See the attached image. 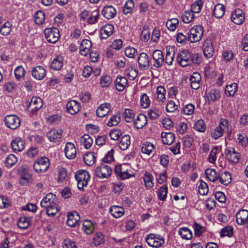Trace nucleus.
<instances>
[{"instance_id": "nucleus-1", "label": "nucleus", "mask_w": 248, "mask_h": 248, "mask_svg": "<svg viewBox=\"0 0 248 248\" xmlns=\"http://www.w3.org/2000/svg\"><path fill=\"white\" fill-rule=\"evenodd\" d=\"M41 206L46 210V214L49 217L54 216L59 211L57 199L55 195L49 193L41 202Z\"/></svg>"}, {"instance_id": "nucleus-2", "label": "nucleus", "mask_w": 248, "mask_h": 248, "mask_svg": "<svg viewBox=\"0 0 248 248\" xmlns=\"http://www.w3.org/2000/svg\"><path fill=\"white\" fill-rule=\"evenodd\" d=\"M203 27L201 25H196L192 27L188 33V38L191 43L201 40L203 34Z\"/></svg>"}, {"instance_id": "nucleus-3", "label": "nucleus", "mask_w": 248, "mask_h": 248, "mask_svg": "<svg viewBox=\"0 0 248 248\" xmlns=\"http://www.w3.org/2000/svg\"><path fill=\"white\" fill-rule=\"evenodd\" d=\"M75 178L77 181L78 188L81 190L86 186L90 179L89 173L84 170H79L75 173Z\"/></svg>"}, {"instance_id": "nucleus-4", "label": "nucleus", "mask_w": 248, "mask_h": 248, "mask_svg": "<svg viewBox=\"0 0 248 248\" xmlns=\"http://www.w3.org/2000/svg\"><path fill=\"white\" fill-rule=\"evenodd\" d=\"M229 123L224 118H221L219 121V125L216 127L212 132L211 137L215 140H217L221 137L225 131L228 130Z\"/></svg>"}, {"instance_id": "nucleus-5", "label": "nucleus", "mask_w": 248, "mask_h": 248, "mask_svg": "<svg viewBox=\"0 0 248 248\" xmlns=\"http://www.w3.org/2000/svg\"><path fill=\"white\" fill-rule=\"evenodd\" d=\"M49 160L46 157L38 158L34 162L33 167L35 171L37 173L44 172L47 170L49 167Z\"/></svg>"}, {"instance_id": "nucleus-6", "label": "nucleus", "mask_w": 248, "mask_h": 248, "mask_svg": "<svg viewBox=\"0 0 248 248\" xmlns=\"http://www.w3.org/2000/svg\"><path fill=\"white\" fill-rule=\"evenodd\" d=\"M111 173L112 169L111 167L104 164L98 166L94 170L95 176L102 179L108 178L111 175Z\"/></svg>"}, {"instance_id": "nucleus-7", "label": "nucleus", "mask_w": 248, "mask_h": 248, "mask_svg": "<svg viewBox=\"0 0 248 248\" xmlns=\"http://www.w3.org/2000/svg\"><path fill=\"white\" fill-rule=\"evenodd\" d=\"M145 240L149 246L154 248H159L164 243V239L162 237L153 233L148 234Z\"/></svg>"}, {"instance_id": "nucleus-8", "label": "nucleus", "mask_w": 248, "mask_h": 248, "mask_svg": "<svg viewBox=\"0 0 248 248\" xmlns=\"http://www.w3.org/2000/svg\"><path fill=\"white\" fill-rule=\"evenodd\" d=\"M44 33L47 41L53 44L56 43L59 40L60 36L59 31L56 28H46Z\"/></svg>"}, {"instance_id": "nucleus-9", "label": "nucleus", "mask_w": 248, "mask_h": 248, "mask_svg": "<svg viewBox=\"0 0 248 248\" xmlns=\"http://www.w3.org/2000/svg\"><path fill=\"white\" fill-rule=\"evenodd\" d=\"M152 58L153 66L156 69L162 67L165 64L164 54L160 50H155L152 53Z\"/></svg>"}, {"instance_id": "nucleus-10", "label": "nucleus", "mask_w": 248, "mask_h": 248, "mask_svg": "<svg viewBox=\"0 0 248 248\" xmlns=\"http://www.w3.org/2000/svg\"><path fill=\"white\" fill-rule=\"evenodd\" d=\"M192 53L187 50L180 51L177 57L178 62L183 67L187 66L191 64Z\"/></svg>"}, {"instance_id": "nucleus-11", "label": "nucleus", "mask_w": 248, "mask_h": 248, "mask_svg": "<svg viewBox=\"0 0 248 248\" xmlns=\"http://www.w3.org/2000/svg\"><path fill=\"white\" fill-rule=\"evenodd\" d=\"M6 125L12 129L18 128L20 125V120L16 115H8L4 119Z\"/></svg>"}, {"instance_id": "nucleus-12", "label": "nucleus", "mask_w": 248, "mask_h": 248, "mask_svg": "<svg viewBox=\"0 0 248 248\" xmlns=\"http://www.w3.org/2000/svg\"><path fill=\"white\" fill-rule=\"evenodd\" d=\"M137 61L139 68L140 70H146L149 68L150 61L148 55L146 53H140L139 54Z\"/></svg>"}, {"instance_id": "nucleus-13", "label": "nucleus", "mask_w": 248, "mask_h": 248, "mask_svg": "<svg viewBox=\"0 0 248 248\" xmlns=\"http://www.w3.org/2000/svg\"><path fill=\"white\" fill-rule=\"evenodd\" d=\"M202 49L204 55L207 58H211L214 53L212 41L211 39H206L203 44Z\"/></svg>"}, {"instance_id": "nucleus-14", "label": "nucleus", "mask_w": 248, "mask_h": 248, "mask_svg": "<svg viewBox=\"0 0 248 248\" xmlns=\"http://www.w3.org/2000/svg\"><path fill=\"white\" fill-rule=\"evenodd\" d=\"M63 131L60 129H53L46 133V137L50 142H57L62 137Z\"/></svg>"}, {"instance_id": "nucleus-15", "label": "nucleus", "mask_w": 248, "mask_h": 248, "mask_svg": "<svg viewBox=\"0 0 248 248\" xmlns=\"http://www.w3.org/2000/svg\"><path fill=\"white\" fill-rule=\"evenodd\" d=\"M225 154L226 158L229 162L236 163L240 158L239 154L236 152L233 148H228L226 149Z\"/></svg>"}, {"instance_id": "nucleus-16", "label": "nucleus", "mask_w": 248, "mask_h": 248, "mask_svg": "<svg viewBox=\"0 0 248 248\" xmlns=\"http://www.w3.org/2000/svg\"><path fill=\"white\" fill-rule=\"evenodd\" d=\"M66 109L69 113L75 115L78 113L81 109L80 104L77 101L70 100L66 104Z\"/></svg>"}, {"instance_id": "nucleus-17", "label": "nucleus", "mask_w": 248, "mask_h": 248, "mask_svg": "<svg viewBox=\"0 0 248 248\" xmlns=\"http://www.w3.org/2000/svg\"><path fill=\"white\" fill-rule=\"evenodd\" d=\"M43 106V102L39 97H32L31 102L28 106L29 110L31 112H35L40 109Z\"/></svg>"}, {"instance_id": "nucleus-18", "label": "nucleus", "mask_w": 248, "mask_h": 248, "mask_svg": "<svg viewBox=\"0 0 248 248\" xmlns=\"http://www.w3.org/2000/svg\"><path fill=\"white\" fill-rule=\"evenodd\" d=\"M126 166V164L121 165L119 166H117L115 169L114 172L115 174L122 179H128L133 176V175L129 174L128 170L125 169Z\"/></svg>"}, {"instance_id": "nucleus-19", "label": "nucleus", "mask_w": 248, "mask_h": 248, "mask_svg": "<svg viewBox=\"0 0 248 248\" xmlns=\"http://www.w3.org/2000/svg\"><path fill=\"white\" fill-rule=\"evenodd\" d=\"M245 19V16L242 10L235 9L232 14L231 20L235 24H241Z\"/></svg>"}, {"instance_id": "nucleus-20", "label": "nucleus", "mask_w": 248, "mask_h": 248, "mask_svg": "<svg viewBox=\"0 0 248 248\" xmlns=\"http://www.w3.org/2000/svg\"><path fill=\"white\" fill-rule=\"evenodd\" d=\"M11 146L14 151L21 152L25 148V141L20 138H16L11 141Z\"/></svg>"}, {"instance_id": "nucleus-21", "label": "nucleus", "mask_w": 248, "mask_h": 248, "mask_svg": "<svg viewBox=\"0 0 248 248\" xmlns=\"http://www.w3.org/2000/svg\"><path fill=\"white\" fill-rule=\"evenodd\" d=\"M64 153L67 158L70 159L75 158L77 155V151L75 145L71 142H67L65 145Z\"/></svg>"}, {"instance_id": "nucleus-22", "label": "nucleus", "mask_w": 248, "mask_h": 248, "mask_svg": "<svg viewBox=\"0 0 248 248\" xmlns=\"http://www.w3.org/2000/svg\"><path fill=\"white\" fill-rule=\"evenodd\" d=\"M18 173L22 183H28L31 179V175L29 172L28 167L26 166H22L20 167L18 169Z\"/></svg>"}, {"instance_id": "nucleus-23", "label": "nucleus", "mask_w": 248, "mask_h": 248, "mask_svg": "<svg viewBox=\"0 0 248 248\" xmlns=\"http://www.w3.org/2000/svg\"><path fill=\"white\" fill-rule=\"evenodd\" d=\"M175 57V48L173 46L166 47V54L165 58V64L168 66L171 65Z\"/></svg>"}, {"instance_id": "nucleus-24", "label": "nucleus", "mask_w": 248, "mask_h": 248, "mask_svg": "<svg viewBox=\"0 0 248 248\" xmlns=\"http://www.w3.org/2000/svg\"><path fill=\"white\" fill-rule=\"evenodd\" d=\"M115 84L116 90L121 92L128 86V80L124 77L118 76L115 80Z\"/></svg>"}, {"instance_id": "nucleus-25", "label": "nucleus", "mask_w": 248, "mask_h": 248, "mask_svg": "<svg viewBox=\"0 0 248 248\" xmlns=\"http://www.w3.org/2000/svg\"><path fill=\"white\" fill-rule=\"evenodd\" d=\"M248 218V210L242 209L236 215V222L239 225H245Z\"/></svg>"}, {"instance_id": "nucleus-26", "label": "nucleus", "mask_w": 248, "mask_h": 248, "mask_svg": "<svg viewBox=\"0 0 248 248\" xmlns=\"http://www.w3.org/2000/svg\"><path fill=\"white\" fill-rule=\"evenodd\" d=\"M32 77L37 80L43 79L46 75V70L41 66L35 67L31 72Z\"/></svg>"}, {"instance_id": "nucleus-27", "label": "nucleus", "mask_w": 248, "mask_h": 248, "mask_svg": "<svg viewBox=\"0 0 248 248\" xmlns=\"http://www.w3.org/2000/svg\"><path fill=\"white\" fill-rule=\"evenodd\" d=\"M114 31V27L111 24H106L100 30V38L106 39L110 36Z\"/></svg>"}, {"instance_id": "nucleus-28", "label": "nucleus", "mask_w": 248, "mask_h": 248, "mask_svg": "<svg viewBox=\"0 0 248 248\" xmlns=\"http://www.w3.org/2000/svg\"><path fill=\"white\" fill-rule=\"evenodd\" d=\"M117 13L116 9L111 5L105 6L102 10V14L107 19H110L115 17Z\"/></svg>"}, {"instance_id": "nucleus-29", "label": "nucleus", "mask_w": 248, "mask_h": 248, "mask_svg": "<svg viewBox=\"0 0 248 248\" xmlns=\"http://www.w3.org/2000/svg\"><path fill=\"white\" fill-rule=\"evenodd\" d=\"M189 79L191 87L193 89L197 90L200 88L201 77L199 73H193L190 76Z\"/></svg>"}, {"instance_id": "nucleus-30", "label": "nucleus", "mask_w": 248, "mask_h": 248, "mask_svg": "<svg viewBox=\"0 0 248 248\" xmlns=\"http://www.w3.org/2000/svg\"><path fill=\"white\" fill-rule=\"evenodd\" d=\"M80 219V217L76 212L69 213L67 215V224L70 227H74Z\"/></svg>"}, {"instance_id": "nucleus-31", "label": "nucleus", "mask_w": 248, "mask_h": 248, "mask_svg": "<svg viewBox=\"0 0 248 248\" xmlns=\"http://www.w3.org/2000/svg\"><path fill=\"white\" fill-rule=\"evenodd\" d=\"M92 46L91 42L88 39H84L82 41L80 46V53L81 55L86 56L89 53Z\"/></svg>"}, {"instance_id": "nucleus-32", "label": "nucleus", "mask_w": 248, "mask_h": 248, "mask_svg": "<svg viewBox=\"0 0 248 248\" xmlns=\"http://www.w3.org/2000/svg\"><path fill=\"white\" fill-rule=\"evenodd\" d=\"M110 108V104L104 103L100 105L97 108L96 113L99 117L105 116L109 112Z\"/></svg>"}, {"instance_id": "nucleus-33", "label": "nucleus", "mask_w": 248, "mask_h": 248, "mask_svg": "<svg viewBox=\"0 0 248 248\" xmlns=\"http://www.w3.org/2000/svg\"><path fill=\"white\" fill-rule=\"evenodd\" d=\"M63 65V58L61 56H57L52 61L50 67L54 70H60Z\"/></svg>"}, {"instance_id": "nucleus-34", "label": "nucleus", "mask_w": 248, "mask_h": 248, "mask_svg": "<svg viewBox=\"0 0 248 248\" xmlns=\"http://www.w3.org/2000/svg\"><path fill=\"white\" fill-rule=\"evenodd\" d=\"M147 123V118L143 114H139L134 122V125L137 129L143 128Z\"/></svg>"}, {"instance_id": "nucleus-35", "label": "nucleus", "mask_w": 248, "mask_h": 248, "mask_svg": "<svg viewBox=\"0 0 248 248\" xmlns=\"http://www.w3.org/2000/svg\"><path fill=\"white\" fill-rule=\"evenodd\" d=\"M109 212L114 217L119 218L124 215V210L122 206L113 205L110 207Z\"/></svg>"}, {"instance_id": "nucleus-36", "label": "nucleus", "mask_w": 248, "mask_h": 248, "mask_svg": "<svg viewBox=\"0 0 248 248\" xmlns=\"http://www.w3.org/2000/svg\"><path fill=\"white\" fill-rule=\"evenodd\" d=\"M218 180L221 184L226 186L231 182V175L228 172L224 171L218 174Z\"/></svg>"}, {"instance_id": "nucleus-37", "label": "nucleus", "mask_w": 248, "mask_h": 248, "mask_svg": "<svg viewBox=\"0 0 248 248\" xmlns=\"http://www.w3.org/2000/svg\"><path fill=\"white\" fill-rule=\"evenodd\" d=\"M162 140L164 144L170 145L174 140V134L171 132H162L161 134Z\"/></svg>"}, {"instance_id": "nucleus-38", "label": "nucleus", "mask_w": 248, "mask_h": 248, "mask_svg": "<svg viewBox=\"0 0 248 248\" xmlns=\"http://www.w3.org/2000/svg\"><path fill=\"white\" fill-rule=\"evenodd\" d=\"M225 10V6L221 3H218L214 7L213 11L214 15L217 18H221L224 15Z\"/></svg>"}, {"instance_id": "nucleus-39", "label": "nucleus", "mask_w": 248, "mask_h": 248, "mask_svg": "<svg viewBox=\"0 0 248 248\" xmlns=\"http://www.w3.org/2000/svg\"><path fill=\"white\" fill-rule=\"evenodd\" d=\"M80 142L86 149H89L92 145L93 140L89 135L84 134L80 137Z\"/></svg>"}, {"instance_id": "nucleus-40", "label": "nucleus", "mask_w": 248, "mask_h": 248, "mask_svg": "<svg viewBox=\"0 0 248 248\" xmlns=\"http://www.w3.org/2000/svg\"><path fill=\"white\" fill-rule=\"evenodd\" d=\"M96 157L93 152H88L83 156V161L88 166H92L95 162Z\"/></svg>"}, {"instance_id": "nucleus-41", "label": "nucleus", "mask_w": 248, "mask_h": 248, "mask_svg": "<svg viewBox=\"0 0 248 248\" xmlns=\"http://www.w3.org/2000/svg\"><path fill=\"white\" fill-rule=\"evenodd\" d=\"M178 232L181 237L186 240L191 239L193 236L191 231L186 227L180 228Z\"/></svg>"}, {"instance_id": "nucleus-42", "label": "nucleus", "mask_w": 248, "mask_h": 248, "mask_svg": "<svg viewBox=\"0 0 248 248\" xmlns=\"http://www.w3.org/2000/svg\"><path fill=\"white\" fill-rule=\"evenodd\" d=\"M130 137L128 135H124L119 144V147L122 150H126L130 144Z\"/></svg>"}, {"instance_id": "nucleus-43", "label": "nucleus", "mask_w": 248, "mask_h": 248, "mask_svg": "<svg viewBox=\"0 0 248 248\" xmlns=\"http://www.w3.org/2000/svg\"><path fill=\"white\" fill-rule=\"evenodd\" d=\"M206 177L211 181L215 182L218 180V174L213 169H207L205 171Z\"/></svg>"}, {"instance_id": "nucleus-44", "label": "nucleus", "mask_w": 248, "mask_h": 248, "mask_svg": "<svg viewBox=\"0 0 248 248\" xmlns=\"http://www.w3.org/2000/svg\"><path fill=\"white\" fill-rule=\"evenodd\" d=\"M143 181L145 186L147 188H151L154 186L153 176L149 172L146 171L144 174Z\"/></svg>"}, {"instance_id": "nucleus-45", "label": "nucleus", "mask_w": 248, "mask_h": 248, "mask_svg": "<svg viewBox=\"0 0 248 248\" xmlns=\"http://www.w3.org/2000/svg\"><path fill=\"white\" fill-rule=\"evenodd\" d=\"M17 161V157L13 154L9 155L5 158L4 165L7 168H11L15 165Z\"/></svg>"}, {"instance_id": "nucleus-46", "label": "nucleus", "mask_w": 248, "mask_h": 248, "mask_svg": "<svg viewBox=\"0 0 248 248\" xmlns=\"http://www.w3.org/2000/svg\"><path fill=\"white\" fill-rule=\"evenodd\" d=\"M220 97V92L219 90L215 89L211 90L207 95L209 101H215Z\"/></svg>"}, {"instance_id": "nucleus-47", "label": "nucleus", "mask_w": 248, "mask_h": 248, "mask_svg": "<svg viewBox=\"0 0 248 248\" xmlns=\"http://www.w3.org/2000/svg\"><path fill=\"white\" fill-rule=\"evenodd\" d=\"M155 148L154 145L149 142H145L142 144L141 151L143 154L149 155Z\"/></svg>"}, {"instance_id": "nucleus-48", "label": "nucleus", "mask_w": 248, "mask_h": 248, "mask_svg": "<svg viewBox=\"0 0 248 248\" xmlns=\"http://www.w3.org/2000/svg\"><path fill=\"white\" fill-rule=\"evenodd\" d=\"M194 18V15L190 10L186 11L181 16L183 22L186 24L191 22Z\"/></svg>"}, {"instance_id": "nucleus-49", "label": "nucleus", "mask_w": 248, "mask_h": 248, "mask_svg": "<svg viewBox=\"0 0 248 248\" xmlns=\"http://www.w3.org/2000/svg\"><path fill=\"white\" fill-rule=\"evenodd\" d=\"M45 20V13L42 11H38L34 15V21L37 24H43Z\"/></svg>"}, {"instance_id": "nucleus-50", "label": "nucleus", "mask_w": 248, "mask_h": 248, "mask_svg": "<svg viewBox=\"0 0 248 248\" xmlns=\"http://www.w3.org/2000/svg\"><path fill=\"white\" fill-rule=\"evenodd\" d=\"M166 90L162 86H159L156 89V99L159 102H163L165 99Z\"/></svg>"}, {"instance_id": "nucleus-51", "label": "nucleus", "mask_w": 248, "mask_h": 248, "mask_svg": "<svg viewBox=\"0 0 248 248\" xmlns=\"http://www.w3.org/2000/svg\"><path fill=\"white\" fill-rule=\"evenodd\" d=\"M94 229V226L91 221L86 220L83 223V230L87 234L92 233Z\"/></svg>"}, {"instance_id": "nucleus-52", "label": "nucleus", "mask_w": 248, "mask_h": 248, "mask_svg": "<svg viewBox=\"0 0 248 248\" xmlns=\"http://www.w3.org/2000/svg\"><path fill=\"white\" fill-rule=\"evenodd\" d=\"M194 128L200 132H204L206 129V124L203 120L200 119L195 122Z\"/></svg>"}, {"instance_id": "nucleus-53", "label": "nucleus", "mask_w": 248, "mask_h": 248, "mask_svg": "<svg viewBox=\"0 0 248 248\" xmlns=\"http://www.w3.org/2000/svg\"><path fill=\"white\" fill-rule=\"evenodd\" d=\"M237 90V84L235 83H232L226 86L225 93L227 96H233Z\"/></svg>"}, {"instance_id": "nucleus-54", "label": "nucleus", "mask_w": 248, "mask_h": 248, "mask_svg": "<svg viewBox=\"0 0 248 248\" xmlns=\"http://www.w3.org/2000/svg\"><path fill=\"white\" fill-rule=\"evenodd\" d=\"M104 236L100 232H96L93 238V244L94 246H97L104 242Z\"/></svg>"}, {"instance_id": "nucleus-55", "label": "nucleus", "mask_w": 248, "mask_h": 248, "mask_svg": "<svg viewBox=\"0 0 248 248\" xmlns=\"http://www.w3.org/2000/svg\"><path fill=\"white\" fill-rule=\"evenodd\" d=\"M112 80L110 76L103 75L100 79V84L103 88L108 87L111 83Z\"/></svg>"}, {"instance_id": "nucleus-56", "label": "nucleus", "mask_w": 248, "mask_h": 248, "mask_svg": "<svg viewBox=\"0 0 248 248\" xmlns=\"http://www.w3.org/2000/svg\"><path fill=\"white\" fill-rule=\"evenodd\" d=\"M121 121L120 114L117 113L112 116L108 122L107 125L108 126H115L117 125Z\"/></svg>"}, {"instance_id": "nucleus-57", "label": "nucleus", "mask_w": 248, "mask_h": 248, "mask_svg": "<svg viewBox=\"0 0 248 248\" xmlns=\"http://www.w3.org/2000/svg\"><path fill=\"white\" fill-rule=\"evenodd\" d=\"M58 182L59 183H63L67 177V171L64 168H61L58 170Z\"/></svg>"}, {"instance_id": "nucleus-58", "label": "nucleus", "mask_w": 248, "mask_h": 248, "mask_svg": "<svg viewBox=\"0 0 248 248\" xmlns=\"http://www.w3.org/2000/svg\"><path fill=\"white\" fill-rule=\"evenodd\" d=\"M203 2L202 0H198L191 6L190 11L192 13H199L201 12Z\"/></svg>"}, {"instance_id": "nucleus-59", "label": "nucleus", "mask_w": 248, "mask_h": 248, "mask_svg": "<svg viewBox=\"0 0 248 248\" xmlns=\"http://www.w3.org/2000/svg\"><path fill=\"white\" fill-rule=\"evenodd\" d=\"M179 21L177 18H172L169 19L166 22V27L170 31H174L176 29Z\"/></svg>"}, {"instance_id": "nucleus-60", "label": "nucleus", "mask_w": 248, "mask_h": 248, "mask_svg": "<svg viewBox=\"0 0 248 248\" xmlns=\"http://www.w3.org/2000/svg\"><path fill=\"white\" fill-rule=\"evenodd\" d=\"M99 12L98 10L93 11L91 13V15L88 18L87 22L89 24H93L96 23L99 19Z\"/></svg>"}, {"instance_id": "nucleus-61", "label": "nucleus", "mask_w": 248, "mask_h": 248, "mask_svg": "<svg viewBox=\"0 0 248 248\" xmlns=\"http://www.w3.org/2000/svg\"><path fill=\"white\" fill-rule=\"evenodd\" d=\"M140 102L141 106L144 108H147L150 106L151 102L146 93H143L141 95Z\"/></svg>"}, {"instance_id": "nucleus-62", "label": "nucleus", "mask_w": 248, "mask_h": 248, "mask_svg": "<svg viewBox=\"0 0 248 248\" xmlns=\"http://www.w3.org/2000/svg\"><path fill=\"white\" fill-rule=\"evenodd\" d=\"M12 30V24L10 22L5 23L1 27L0 31L3 35H8Z\"/></svg>"}, {"instance_id": "nucleus-63", "label": "nucleus", "mask_w": 248, "mask_h": 248, "mask_svg": "<svg viewBox=\"0 0 248 248\" xmlns=\"http://www.w3.org/2000/svg\"><path fill=\"white\" fill-rule=\"evenodd\" d=\"M125 55L129 58H135L136 56L138 55V52L133 47L127 46L125 48L124 50Z\"/></svg>"}, {"instance_id": "nucleus-64", "label": "nucleus", "mask_w": 248, "mask_h": 248, "mask_svg": "<svg viewBox=\"0 0 248 248\" xmlns=\"http://www.w3.org/2000/svg\"><path fill=\"white\" fill-rule=\"evenodd\" d=\"M168 193V187L167 186L163 185L158 190L157 192V196L158 198L161 200L164 201L166 199Z\"/></svg>"}]
</instances>
